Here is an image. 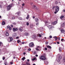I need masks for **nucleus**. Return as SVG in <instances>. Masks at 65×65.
<instances>
[{"mask_svg":"<svg viewBox=\"0 0 65 65\" xmlns=\"http://www.w3.org/2000/svg\"><path fill=\"white\" fill-rule=\"evenodd\" d=\"M19 20H22V18L21 17H20L19 18Z\"/></svg>","mask_w":65,"mask_h":65,"instance_id":"obj_29","label":"nucleus"},{"mask_svg":"<svg viewBox=\"0 0 65 65\" xmlns=\"http://www.w3.org/2000/svg\"><path fill=\"white\" fill-rule=\"evenodd\" d=\"M50 38H52V36H50Z\"/></svg>","mask_w":65,"mask_h":65,"instance_id":"obj_42","label":"nucleus"},{"mask_svg":"<svg viewBox=\"0 0 65 65\" xmlns=\"http://www.w3.org/2000/svg\"><path fill=\"white\" fill-rule=\"evenodd\" d=\"M10 27V26H8L7 27V28L8 29V28H9Z\"/></svg>","mask_w":65,"mask_h":65,"instance_id":"obj_30","label":"nucleus"},{"mask_svg":"<svg viewBox=\"0 0 65 65\" xmlns=\"http://www.w3.org/2000/svg\"><path fill=\"white\" fill-rule=\"evenodd\" d=\"M35 60H36V58H34L33 59H32V61H34Z\"/></svg>","mask_w":65,"mask_h":65,"instance_id":"obj_28","label":"nucleus"},{"mask_svg":"<svg viewBox=\"0 0 65 65\" xmlns=\"http://www.w3.org/2000/svg\"><path fill=\"white\" fill-rule=\"evenodd\" d=\"M39 49L41 50V47L40 46H38L37 48H36V50H37V51H40Z\"/></svg>","mask_w":65,"mask_h":65,"instance_id":"obj_5","label":"nucleus"},{"mask_svg":"<svg viewBox=\"0 0 65 65\" xmlns=\"http://www.w3.org/2000/svg\"><path fill=\"white\" fill-rule=\"evenodd\" d=\"M39 24V23H36V25H38Z\"/></svg>","mask_w":65,"mask_h":65,"instance_id":"obj_44","label":"nucleus"},{"mask_svg":"<svg viewBox=\"0 0 65 65\" xmlns=\"http://www.w3.org/2000/svg\"><path fill=\"white\" fill-rule=\"evenodd\" d=\"M13 32H15V28H13Z\"/></svg>","mask_w":65,"mask_h":65,"instance_id":"obj_22","label":"nucleus"},{"mask_svg":"<svg viewBox=\"0 0 65 65\" xmlns=\"http://www.w3.org/2000/svg\"><path fill=\"white\" fill-rule=\"evenodd\" d=\"M33 65H36V64H33Z\"/></svg>","mask_w":65,"mask_h":65,"instance_id":"obj_63","label":"nucleus"},{"mask_svg":"<svg viewBox=\"0 0 65 65\" xmlns=\"http://www.w3.org/2000/svg\"><path fill=\"white\" fill-rule=\"evenodd\" d=\"M57 44H59V43H59V42H57Z\"/></svg>","mask_w":65,"mask_h":65,"instance_id":"obj_58","label":"nucleus"},{"mask_svg":"<svg viewBox=\"0 0 65 65\" xmlns=\"http://www.w3.org/2000/svg\"><path fill=\"white\" fill-rule=\"evenodd\" d=\"M26 64L28 65H30V64L29 63V62H26Z\"/></svg>","mask_w":65,"mask_h":65,"instance_id":"obj_26","label":"nucleus"},{"mask_svg":"<svg viewBox=\"0 0 65 65\" xmlns=\"http://www.w3.org/2000/svg\"><path fill=\"white\" fill-rule=\"evenodd\" d=\"M20 13L19 12H17V14L18 15V16H19L21 14H20Z\"/></svg>","mask_w":65,"mask_h":65,"instance_id":"obj_24","label":"nucleus"},{"mask_svg":"<svg viewBox=\"0 0 65 65\" xmlns=\"http://www.w3.org/2000/svg\"><path fill=\"white\" fill-rule=\"evenodd\" d=\"M29 47H33V46H34V43H33V42H32L30 43L29 44Z\"/></svg>","mask_w":65,"mask_h":65,"instance_id":"obj_4","label":"nucleus"},{"mask_svg":"<svg viewBox=\"0 0 65 65\" xmlns=\"http://www.w3.org/2000/svg\"><path fill=\"white\" fill-rule=\"evenodd\" d=\"M1 45H3V43H2V42H0V46H1Z\"/></svg>","mask_w":65,"mask_h":65,"instance_id":"obj_25","label":"nucleus"},{"mask_svg":"<svg viewBox=\"0 0 65 65\" xmlns=\"http://www.w3.org/2000/svg\"><path fill=\"white\" fill-rule=\"evenodd\" d=\"M40 59L43 60V61H44V60H45V57L44 56H42L40 58Z\"/></svg>","mask_w":65,"mask_h":65,"instance_id":"obj_2","label":"nucleus"},{"mask_svg":"<svg viewBox=\"0 0 65 65\" xmlns=\"http://www.w3.org/2000/svg\"><path fill=\"white\" fill-rule=\"evenodd\" d=\"M64 18V16L62 15L60 17V18L61 19H62V18Z\"/></svg>","mask_w":65,"mask_h":65,"instance_id":"obj_23","label":"nucleus"},{"mask_svg":"<svg viewBox=\"0 0 65 65\" xmlns=\"http://www.w3.org/2000/svg\"><path fill=\"white\" fill-rule=\"evenodd\" d=\"M14 19H15V17H13L12 18V20H14Z\"/></svg>","mask_w":65,"mask_h":65,"instance_id":"obj_38","label":"nucleus"},{"mask_svg":"<svg viewBox=\"0 0 65 65\" xmlns=\"http://www.w3.org/2000/svg\"><path fill=\"white\" fill-rule=\"evenodd\" d=\"M9 30H11V27H10V28H9Z\"/></svg>","mask_w":65,"mask_h":65,"instance_id":"obj_43","label":"nucleus"},{"mask_svg":"<svg viewBox=\"0 0 65 65\" xmlns=\"http://www.w3.org/2000/svg\"><path fill=\"white\" fill-rule=\"evenodd\" d=\"M5 22L4 21H3L2 23V25H5Z\"/></svg>","mask_w":65,"mask_h":65,"instance_id":"obj_12","label":"nucleus"},{"mask_svg":"<svg viewBox=\"0 0 65 65\" xmlns=\"http://www.w3.org/2000/svg\"><path fill=\"white\" fill-rule=\"evenodd\" d=\"M28 50L29 51H30L31 50V49L30 48H29L28 49Z\"/></svg>","mask_w":65,"mask_h":65,"instance_id":"obj_46","label":"nucleus"},{"mask_svg":"<svg viewBox=\"0 0 65 65\" xmlns=\"http://www.w3.org/2000/svg\"><path fill=\"white\" fill-rule=\"evenodd\" d=\"M58 39H59V40H60V37H58Z\"/></svg>","mask_w":65,"mask_h":65,"instance_id":"obj_54","label":"nucleus"},{"mask_svg":"<svg viewBox=\"0 0 65 65\" xmlns=\"http://www.w3.org/2000/svg\"><path fill=\"white\" fill-rule=\"evenodd\" d=\"M26 25L27 26H28L29 25V23L27 22L26 23Z\"/></svg>","mask_w":65,"mask_h":65,"instance_id":"obj_36","label":"nucleus"},{"mask_svg":"<svg viewBox=\"0 0 65 65\" xmlns=\"http://www.w3.org/2000/svg\"><path fill=\"white\" fill-rule=\"evenodd\" d=\"M61 33H64V32H65V31H64V30H63V29H61Z\"/></svg>","mask_w":65,"mask_h":65,"instance_id":"obj_16","label":"nucleus"},{"mask_svg":"<svg viewBox=\"0 0 65 65\" xmlns=\"http://www.w3.org/2000/svg\"><path fill=\"white\" fill-rule=\"evenodd\" d=\"M36 35H33V36H32V37L34 39H35V38H36Z\"/></svg>","mask_w":65,"mask_h":65,"instance_id":"obj_11","label":"nucleus"},{"mask_svg":"<svg viewBox=\"0 0 65 65\" xmlns=\"http://www.w3.org/2000/svg\"><path fill=\"white\" fill-rule=\"evenodd\" d=\"M48 28L49 29L50 31H51L52 28H53V26L51 25H50L48 26Z\"/></svg>","mask_w":65,"mask_h":65,"instance_id":"obj_6","label":"nucleus"},{"mask_svg":"<svg viewBox=\"0 0 65 65\" xmlns=\"http://www.w3.org/2000/svg\"><path fill=\"white\" fill-rule=\"evenodd\" d=\"M20 40H18L17 41V43H19L20 42Z\"/></svg>","mask_w":65,"mask_h":65,"instance_id":"obj_31","label":"nucleus"},{"mask_svg":"<svg viewBox=\"0 0 65 65\" xmlns=\"http://www.w3.org/2000/svg\"><path fill=\"white\" fill-rule=\"evenodd\" d=\"M22 44H24V42H22Z\"/></svg>","mask_w":65,"mask_h":65,"instance_id":"obj_55","label":"nucleus"},{"mask_svg":"<svg viewBox=\"0 0 65 65\" xmlns=\"http://www.w3.org/2000/svg\"><path fill=\"white\" fill-rule=\"evenodd\" d=\"M53 23L54 25H56L57 23V21H54Z\"/></svg>","mask_w":65,"mask_h":65,"instance_id":"obj_17","label":"nucleus"},{"mask_svg":"<svg viewBox=\"0 0 65 65\" xmlns=\"http://www.w3.org/2000/svg\"><path fill=\"white\" fill-rule=\"evenodd\" d=\"M18 30H19V29H18V28H15V31H18Z\"/></svg>","mask_w":65,"mask_h":65,"instance_id":"obj_33","label":"nucleus"},{"mask_svg":"<svg viewBox=\"0 0 65 65\" xmlns=\"http://www.w3.org/2000/svg\"><path fill=\"white\" fill-rule=\"evenodd\" d=\"M48 42H46V44H48Z\"/></svg>","mask_w":65,"mask_h":65,"instance_id":"obj_50","label":"nucleus"},{"mask_svg":"<svg viewBox=\"0 0 65 65\" xmlns=\"http://www.w3.org/2000/svg\"><path fill=\"white\" fill-rule=\"evenodd\" d=\"M1 18V16H0V19Z\"/></svg>","mask_w":65,"mask_h":65,"instance_id":"obj_64","label":"nucleus"},{"mask_svg":"<svg viewBox=\"0 0 65 65\" xmlns=\"http://www.w3.org/2000/svg\"><path fill=\"white\" fill-rule=\"evenodd\" d=\"M64 40L63 39H62L61 40V41L62 42H63L64 41H63Z\"/></svg>","mask_w":65,"mask_h":65,"instance_id":"obj_35","label":"nucleus"},{"mask_svg":"<svg viewBox=\"0 0 65 65\" xmlns=\"http://www.w3.org/2000/svg\"><path fill=\"white\" fill-rule=\"evenodd\" d=\"M59 59H60V60L61 59V56H60L59 57Z\"/></svg>","mask_w":65,"mask_h":65,"instance_id":"obj_27","label":"nucleus"},{"mask_svg":"<svg viewBox=\"0 0 65 65\" xmlns=\"http://www.w3.org/2000/svg\"><path fill=\"white\" fill-rule=\"evenodd\" d=\"M34 7L35 9H37V7H36V6L35 5L34 6Z\"/></svg>","mask_w":65,"mask_h":65,"instance_id":"obj_32","label":"nucleus"},{"mask_svg":"<svg viewBox=\"0 0 65 65\" xmlns=\"http://www.w3.org/2000/svg\"><path fill=\"white\" fill-rule=\"evenodd\" d=\"M54 37L55 38V40H57L58 39V38L57 37L55 36V37Z\"/></svg>","mask_w":65,"mask_h":65,"instance_id":"obj_21","label":"nucleus"},{"mask_svg":"<svg viewBox=\"0 0 65 65\" xmlns=\"http://www.w3.org/2000/svg\"><path fill=\"white\" fill-rule=\"evenodd\" d=\"M35 21L36 22H38L39 21V19L38 18H36L35 19Z\"/></svg>","mask_w":65,"mask_h":65,"instance_id":"obj_9","label":"nucleus"},{"mask_svg":"<svg viewBox=\"0 0 65 65\" xmlns=\"http://www.w3.org/2000/svg\"><path fill=\"white\" fill-rule=\"evenodd\" d=\"M23 55H26V53H25V52L24 53Z\"/></svg>","mask_w":65,"mask_h":65,"instance_id":"obj_52","label":"nucleus"},{"mask_svg":"<svg viewBox=\"0 0 65 65\" xmlns=\"http://www.w3.org/2000/svg\"><path fill=\"white\" fill-rule=\"evenodd\" d=\"M45 23L46 25H48L50 24V23L47 21H46Z\"/></svg>","mask_w":65,"mask_h":65,"instance_id":"obj_13","label":"nucleus"},{"mask_svg":"<svg viewBox=\"0 0 65 65\" xmlns=\"http://www.w3.org/2000/svg\"><path fill=\"white\" fill-rule=\"evenodd\" d=\"M65 26V24L64 23H63V24L61 25V27H64Z\"/></svg>","mask_w":65,"mask_h":65,"instance_id":"obj_10","label":"nucleus"},{"mask_svg":"<svg viewBox=\"0 0 65 65\" xmlns=\"http://www.w3.org/2000/svg\"><path fill=\"white\" fill-rule=\"evenodd\" d=\"M5 58L4 57L3 58V60H5Z\"/></svg>","mask_w":65,"mask_h":65,"instance_id":"obj_37","label":"nucleus"},{"mask_svg":"<svg viewBox=\"0 0 65 65\" xmlns=\"http://www.w3.org/2000/svg\"><path fill=\"white\" fill-rule=\"evenodd\" d=\"M55 8V6H53L52 8L53 9H54V8Z\"/></svg>","mask_w":65,"mask_h":65,"instance_id":"obj_39","label":"nucleus"},{"mask_svg":"<svg viewBox=\"0 0 65 65\" xmlns=\"http://www.w3.org/2000/svg\"><path fill=\"white\" fill-rule=\"evenodd\" d=\"M59 10V7H58V6H56L54 13H55V14L57 13V12H58Z\"/></svg>","mask_w":65,"mask_h":65,"instance_id":"obj_1","label":"nucleus"},{"mask_svg":"<svg viewBox=\"0 0 65 65\" xmlns=\"http://www.w3.org/2000/svg\"><path fill=\"white\" fill-rule=\"evenodd\" d=\"M39 37H41V36H42L41 35H40V34H39Z\"/></svg>","mask_w":65,"mask_h":65,"instance_id":"obj_34","label":"nucleus"},{"mask_svg":"<svg viewBox=\"0 0 65 65\" xmlns=\"http://www.w3.org/2000/svg\"><path fill=\"white\" fill-rule=\"evenodd\" d=\"M26 36L29 35V34L28 33H25L24 34Z\"/></svg>","mask_w":65,"mask_h":65,"instance_id":"obj_20","label":"nucleus"},{"mask_svg":"<svg viewBox=\"0 0 65 65\" xmlns=\"http://www.w3.org/2000/svg\"><path fill=\"white\" fill-rule=\"evenodd\" d=\"M0 7H1V8L2 7V6H1V5H0Z\"/></svg>","mask_w":65,"mask_h":65,"instance_id":"obj_60","label":"nucleus"},{"mask_svg":"<svg viewBox=\"0 0 65 65\" xmlns=\"http://www.w3.org/2000/svg\"><path fill=\"white\" fill-rule=\"evenodd\" d=\"M25 59H26V58H25V57H23L22 59V61H24V60Z\"/></svg>","mask_w":65,"mask_h":65,"instance_id":"obj_19","label":"nucleus"},{"mask_svg":"<svg viewBox=\"0 0 65 65\" xmlns=\"http://www.w3.org/2000/svg\"><path fill=\"white\" fill-rule=\"evenodd\" d=\"M38 56V55H36V57H37Z\"/></svg>","mask_w":65,"mask_h":65,"instance_id":"obj_61","label":"nucleus"},{"mask_svg":"<svg viewBox=\"0 0 65 65\" xmlns=\"http://www.w3.org/2000/svg\"><path fill=\"white\" fill-rule=\"evenodd\" d=\"M25 5V4L24 3L23 4H22V6H24Z\"/></svg>","mask_w":65,"mask_h":65,"instance_id":"obj_47","label":"nucleus"},{"mask_svg":"<svg viewBox=\"0 0 65 65\" xmlns=\"http://www.w3.org/2000/svg\"><path fill=\"white\" fill-rule=\"evenodd\" d=\"M11 7H12V5H9L7 6V9L8 10H10V9H11Z\"/></svg>","mask_w":65,"mask_h":65,"instance_id":"obj_3","label":"nucleus"},{"mask_svg":"<svg viewBox=\"0 0 65 65\" xmlns=\"http://www.w3.org/2000/svg\"><path fill=\"white\" fill-rule=\"evenodd\" d=\"M19 30L21 32H22L23 31V29L22 28H20L19 29Z\"/></svg>","mask_w":65,"mask_h":65,"instance_id":"obj_18","label":"nucleus"},{"mask_svg":"<svg viewBox=\"0 0 65 65\" xmlns=\"http://www.w3.org/2000/svg\"><path fill=\"white\" fill-rule=\"evenodd\" d=\"M13 25H15L16 24V23H15V22H14V23H13Z\"/></svg>","mask_w":65,"mask_h":65,"instance_id":"obj_45","label":"nucleus"},{"mask_svg":"<svg viewBox=\"0 0 65 65\" xmlns=\"http://www.w3.org/2000/svg\"><path fill=\"white\" fill-rule=\"evenodd\" d=\"M11 27H13V25H11Z\"/></svg>","mask_w":65,"mask_h":65,"instance_id":"obj_51","label":"nucleus"},{"mask_svg":"<svg viewBox=\"0 0 65 65\" xmlns=\"http://www.w3.org/2000/svg\"><path fill=\"white\" fill-rule=\"evenodd\" d=\"M29 18V15L27 14V17L26 18V19L27 20H28Z\"/></svg>","mask_w":65,"mask_h":65,"instance_id":"obj_15","label":"nucleus"},{"mask_svg":"<svg viewBox=\"0 0 65 65\" xmlns=\"http://www.w3.org/2000/svg\"><path fill=\"white\" fill-rule=\"evenodd\" d=\"M10 64H13V63H12V62H11L10 63Z\"/></svg>","mask_w":65,"mask_h":65,"instance_id":"obj_53","label":"nucleus"},{"mask_svg":"<svg viewBox=\"0 0 65 65\" xmlns=\"http://www.w3.org/2000/svg\"><path fill=\"white\" fill-rule=\"evenodd\" d=\"M59 51H60V52L61 51V48L60 47L59 48Z\"/></svg>","mask_w":65,"mask_h":65,"instance_id":"obj_41","label":"nucleus"},{"mask_svg":"<svg viewBox=\"0 0 65 65\" xmlns=\"http://www.w3.org/2000/svg\"><path fill=\"white\" fill-rule=\"evenodd\" d=\"M33 19L35 18V16H33Z\"/></svg>","mask_w":65,"mask_h":65,"instance_id":"obj_59","label":"nucleus"},{"mask_svg":"<svg viewBox=\"0 0 65 65\" xmlns=\"http://www.w3.org/2000/svg\"><path fill=\"white\" fill-rule=\"evenodd\" d=\"M27 61L28 62H29L30 60H29V59H27Z\"/></svg>","mask_w":65,"mask_h":65,"instance_id":"obj_57","label":"nucleus"},{"mask_svg":"<svg viewBox=\"0 0 65 65\" xmlns=\"http://www.w3.org/2000/svg\"><path fill=\"white\" fill-rule=\"evenodd\" d=\"M9 40H10L9 41V42H11L12 41V40H13V38H12L11 37H10L9 38Z\"/></svg>","mask_w":65,"mask_h":65,"instance_id":"obj_7","label":"nucleus"},{"mask_svg":"<svg viewBox=\"0 0 65 65\" xmlns=\"http://www.w3.org/2000/svg\"><path fill=\"white\" fill-rule=\"evenodd\" d=\"M14 56L13 57V59H15V55H14Z\"/></svg>","mask_w":65,"mask_h":65,"instance_id":"obj_48","label":"nucleus"},{"mask_svg":"<svg viewBox=\"0 0 65 65\" xmlns=\"http://www.w3.org/2000/svg\"><path fill=\"white\" fill-rule=\"evenodd\" d=\"M63 61L64 62H65V58H64V59H63Z\"/></svg>","mask_w":65,"mask_h":65,"instance_id":"obj_49","label":"nucleus"},{"mask_svg":"<svg viewBox=\"0 0 65 65\" xmlns=\"http://www.w3.org/2000/svg\"><path fill=\"white\" fill-rule=\"evenodd\" d=\"M6 35L7 36H9V33L7 32H6Z\"/></svg>","mask_w":65,"mask_h":65,"instance_id":"obj_14","label":"nucleus"},{"mask_svg":"<svg viewBox=\"0 0 65 65\" xmlns=\"http://www.w3.org/2000/svg\"><path fill=\"white\" fill-rule=\"evenodd\" d=\"M47 48H50V49H52V47H51V46H50V45H47Z\"/></svg>","mask_w":65,"mask_h":65,"instance_id":"obj_8","label":"nucleus"},{"mask_svg":"<svg viewBox=\"0 0 65 65\" xmlns=\"http://www.w3.org/2000/svg\"><path fill=\"white\" fill-rule=\"evenodd\" d=\"M63 12H65V10H63Z\"/></svg>","mask_w":65,"mask_h":65,"instance_id":"obj_62","label":"nucleus"},{"mask_svg":"<svg viewBox=\"0 0 65 65\" xmlns=\"http://www.w3.org/2000/svg\"><path fill=\"white\" fill-rule=\"evenodd\" d=\"M45 50H46V51H47V49L46 48H44Z\"/></svg>","mask_w":65,"mask_h":65,"instance_id":"obj_40","label":"nucleus"},{"mask_svg":"<svg viewBox=\"0 0 65 65\" xmlns=\"http://www.w3.org/2000/svg\"><path fill=\"white\" fill-rule=\"evenodd\" d=\"M31 5H33V3H31Z\"/></svg>","mask_w":65,"mask_h":65,"instance_id":"obj_56","label":"nucleus"}]
</instances>
